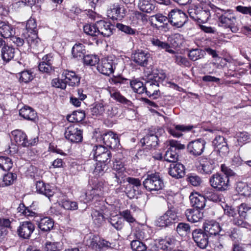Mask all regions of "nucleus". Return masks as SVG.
<instances>
[{"mask_svg":"<svg viewBox=\"0 0 251 251\" xmlns=\"http://www.w3.org/2000/svg\"><path fill=\"white\" fill-rule=\"evenodd\" d=\"M169 174L173 177L181 178L185 174L184 166L179 163H172L170 166Z\"/></svg>","mask_w":251,"mask_h":251,"instance_id":"nucleus-25","label":"nucleus"},{"mask_svg":"<svg viewBox=\"0 0 251 251\" xmlns=\"http://www.w3.org/2000/svg\"><path fill=\"white\" fill-rule=\"evenodd\" d=\"M84 32L91 36H98L96 23L95 24H87L83 26Z\"/></svg>","mask_w":251,"mask_h":251,"instance_id":"nucleus-60","label":"nucleus"},{"mask_svg":"<svg viewBox=\"0 0 251 251\" xmlns=\"http://www.w3.org/2000/svg\"><path fill=\"white\" fill-rule=\"evenodd\" d=\"M190 200L192 206L195 209H202L205 206L206 200L203 195H191Z\"/></svg>","mask_w":251,"mask_h":251,"instance_id":"nucleus-33","label":"nucleus"},{"mask_svg":"<svg viewBox=\"0 0 251 251\" xmlns=\"http://www.w3.org/2000/svg\"><path fill=\"white\" fill-rule=\"evenodd\" d=\"M215 167V163L212 159L202 158L200 160L198 168L201 174H211Z\"/></svg>","mask_w":251,"mask_h":251,"instance_id":"nucleus-19","label":"nucleus"},{"mask_svg":"<svg viewBox=\"0 0 251 251\" xmlns=\"http://www.w3.org/2000/svg\"><path fill=\"white\" fill-rule=\"evenodd\" d=\"M108 222L117 231L121 230L125 225L124 219L117 215H114L107 219Z\"/></svg>","mask_w":251,"mask_h":251,"instance_id":"nucleus-36","label":"nucleus"},{"mask_svg":"<svg viewBox=\"0 0 251 251\" xmlns=\"http://www.w3.org/2000/svg\"><path fill=\"white\" fill-rule=\"evenodd\" d=\"M98 36L109 37L113 34L114 26L110 23L103 20L96 22Z\"/></svg>","mask_w":251,"mask_h":251,"instance_id":"nucleus-14","label":"nucleus"},{"mask_svg":"<svg viewBox=\"0 0 251 251\" xmlns=\"http://www.w3.org/2000/svg\"><path fill=\"white\" fill-rule=\"evenodd\" d=\"M35 230V226L31 221H24L20 223L17 233L24 239H28Z\"/></svg>","mask_w":251,"mask_h":251,"instance_id":"nucleus-12","label":"nucleus"},{"mask_svg":"<svg viewBox=\"0 0 251 251\" xmlns=\"http://www.w3.org/2000/svg\"><path fill=\"white\" fill-rule=\"evenodd\" d=\"M105 103L103 101L95 102L90 109L91 115L96 117L102 115L105 112Z\"/></svg>","mask_w":251,"mask_h":251,"instance_id":"nucleus-40","label":"nucleus"},{"mask_svg":"<svg viewBox=\"0 0 251 251\" xmlns=\"http://www.w3.org/2000/svg\"><path fill=\"white\" fill-rule=\"evenodd\" d=\"M164 133L163 128H160L154 130H149L146 135L141 139L140 142L142 146L146 145L149 148H155L158 144V135Z\"/></svg>","mask_w":251,"mask_h":251,"instance_id":"nucleus-7","label":"nucleus"},{"mask_svg":"<svg viewBox=\"0 0 251 251\" xmlns=\"http://www.w3.org/2000/svg\"><path fill=\"white\" fill-rule=\"evenodd\" d=\"M36 188L38 193L44 195L49 198L54 194V192L50 189V186L49 184H46L43 181H37Z\"/></svg>","mask_w":251,"mask_h":251,"instance_id":"nucleus-31","label":"nucleus"},{"mask_svg":"<svg viewBox=\"0 0 251 251\" xmlns=\"http://www.w3.org/2000/svg\"><path fill=\"white\" fill-rule=\"evenodd\" d=\"M28 46L37 51L41 49V42L40 39L38 37L37 33L32 34H22Z\"/></svg>","mask_w":251,"mask_h":251,"instance_id":"nucleus-21","label":"nucleus"},{"mask_svg":"<svg viewBox=\"0 0 251 251\" xmlns=\"http://www.w3.org/2000/svg\"><path fill=\"white\" fill-rule=\"evenodd\" d=\"M108 169V167L107 164H104V163L98 162L96 164L93 174L96 176H102Z\"/></svg>","mask_w":251,"mask_h":251,"instance_id":"nucleus-54","label":"nucleus"},{"mask_svg":"<svg viewBox=\"0 0 251 251\" xmlns=\"http://www.w3.org/2000/svg\"><path fill=\"white\" fill-rule=\"evenodd\" d=\"M138 6L141 11L148 13L153 11L155 8L153 0H139Z\"/></svg>","mask_w":251,"mask_h":251,"instance_id":"nucleus-35","label":"nucleus"},{"mask_svg":"<svg viewBox=\"0 0 251 251\" xmlns=\"http://www.w3.org/2000/svg\"><path fill=\"white\" fill-rule=\"evenodd\" d=\"M119 215L124 221H126L129 224L136 222L135 218L133 216L131 212L128 209L119 212Z\"/></svg>","mask_w":251,"mask_h":251,"instance_id":"nucleus-58","label":"nucleus"},{"mask_svg":"<svg viewBox=\"0 0 251 251\" xmlns=\"http://www.w3.org/2000/svg\"><path fill=\"white\" fill-rule=\"evenodd\" d=\"M83 59L85 64L90 66H94L99 61V59L97 55L92 54L85 55Z\"/></svg>","mask_w":251,"mask_h":251,"instance_id":"nucleus-62","label":"nucleus"},{"mask_svg":"<svg viewBox=\"0 0 251 251\" xmlns=\"http://www.w3.org/2000/svg\"><path fill=\"white\" fill-rule=\"evenodd\" d=\"M38 226L42 231L48 232L53 228L54 221L52 219L46 217L40 219Z\"/></svg>","mask_w":251,"mask_h":251,"instance_id":"nucleus-34","label":"nucleus"},{"mask_svg":"<svg viewBox=\"0 0 251 251\" xmlns=\"http://www.w3.org/2000/svg\"><path fill=\"white\" fill-rule=\"evenodd\" d=\"M13 166L11 158L5 156H0V168L4 171H9Z\"/></svg>","mask_w":251,"mask_h":251,"instance_id":"nucleus-47","label":"nucleus"},{"mask_svg":"<svg viewBox=\"0 0 251 251\" xmlns=\"http://www.w3.org/2000/svg\"><path fill=\"white\" fill-rule=\"evenodd\" d=\"M28 46L37 51L41 49V42L40 39L38 37L37 33L32 34H22Z\"/></svg>","mask_w":251,"mask_h":251,"instance_id":"nucleus-22","label":"nucleus"},{"mask_svg":"<svg viewBox=\"0 0 251 251\" xmlns=\"http://www.w3.org/2000/svg\"><path fill=\"white\" fill-rule=\"evenodd\" d=\"M155 246L158 250L165 251H171L175 246V240L170 238H165L155 241Z\"/></svg>","mask_w":251,"mask_h":251,"instance_id":"nucleus-26","label":"nucleus"},{"mask_svg":"<svg viewBox=\"0 0 251 251\" xmlns=\"http://www.w3.org/2000/svg\"><path fill=\"white\" fill-rule=\"evenodd\" d=\"M177 153L172 148H169L164 156V160L169 162L175 163L178 160Z\"/></svg>","mask_w":251,"mask_h":251,"instance_id":"nucleus-45","label":"nucleus"},{"mask_svg":"<svg viewBox=\"0 0 251 251\" xmlns=\"http://www.w3.org/2000/svg\"><path fill=\"white\" fill-rule=\"evenodd\" d=\"M130 87L132 88L134 92L139 94L145 92V84L140 81L137 80H131Z\"/></svg>","mask_w":251,"mask_h":251,"instance_id":"nucleus-51","label":"nucleus"},{"mask_svg":"<svg viewBox=\"0 0 251 251\" xmlns=\"http://www.w3.org/2000/svg\"><path fill=\"white\" fill-rule=\"evenodd\" d=\"M211 14L209 10L199 8L197 22L200 23H206L210 17Z\"/></svg>","mask_w":251,"mask_h":251,"instance_id":"nucleus-55","label":"nucleus"},{"mask_svg":"<svg viewBox=\"0 0 251 251\" xmlns=\"http://www.w3.org/2000/svg\"><path fill=\"white\" fill-rule=\"evenodd\" d=\"M13 139L18 145L26 147V143L27 137L26 134L23 131L19 129L13 130L11 132Z\"/></svg>","mask_w":251,"mask_h":251,"instance_id":"nucleus-29","label":"nucleus"},{"mask_svg":"<svg viewBox=\"0 0 251 251\" xmlns=\"http://www.w3.org/2000/svg\"><path fill=\"white\" fill-rule=\"evenodd\" d=\"M63 248V244L61 242H47L45 245V251H60Z\"/></svg>","mask_w":251,"mask_h":251,"instance_id":"nucleus-46","label":"nucleus"},{"mask_svg":"<svg viewBox=\"0 0 251 251\" xmlns=\"http://www.w3.org/2000/svg\"><path fill=\"white\" fill-rule=\"evenodd\" d=\"M212 145L218 149L221 156H226L229 152L226 139L222 136H217L212 141Z\"/></svg>","mask_w":251,"mask_h":251,"instance_id":"nucleus-15","label":"nucleus"},{"mask_svg":"<svg viewBox=\"0 0 251 251\" xmlns=\"http://www.w3.org/2000/svg\"><path fill=\"white\" fill-rule=\"evenodd\" d=\"M192 238L200 248L206 249L209 243V236L203 228H196L192 232Z\"/></svg>","mask_w":251,"mask_h":251,"instance_id":"nucleus-9","label":"nucleus"},{"mask_svg":"<svg viewBox=\"0 0 251 251\" xmlns=\"http://www.w3.org/2000/svg\"><path fill=\"white\" fill-rule=\"evenodd\" d=\"M85 117V112L83 110L75 111L73 113L67 116V120L71 123L80 122L84 120Z\"/></svg>","mask_w":251,"mask_h":251,"instance_id":"nucleus-43","label":"nucleus"},{"mask_svg":"<svg viewBox=\"0 0 251 251\" xmlns=\"http://www.w3.org/2000/svg\"><path fill=\"white\" fill-rule=\"evenodd\" d=\"M28 46L37 51L41 49V42L40 39L38 37L37 33L32 34H22Z\"/></svg>","mask_w":251,"mask_h":251,"instance_id":"nucleus-20","label":"nucleus"},{"mask_svg":"<svg viewBox=\"0 0 251 251\" xmlns=\"http://www.w3.org/2000/svg\"><path fill=\"white\" fill-rule=\"evenodd\" d=\"M165 78L163 74H154L149 76L145 83V92L150 97L156 99L160 95L159 89V82Z\"/></svg>","mask_w":251,"mask_h":251,"instance_id":"nucleus-2","label":"nucleus"},{"mask_svg":"<svg viewBox=\"0 0 251 251\" xmlns=\"http://www.w3.org/2000/svg\"><path fill=\"white\" fill-rule=\"evenodd\" d=\"M247 214L244 212H238V214L236 217H234L231 221L234 225L241 226L242 227H247L249 226V224L245 221Z\"/></svg>","mask_w":251,"mask_h":251,"instance_id":"nucleus-38","label":"nucleus"},{"mask_svg":"<svg viewBox=\"0 0 251 251\" xmlns=\"http://www.w3.org/2000/svg\"><path fill=\"white\" fill-rule=\"evenodd\" d=\"M151 55L148 51L138 50L132 54V58L133 61L138 65L145 67L148 65Z\"/></svg>","mask_w":251,"mask_h":251,"instance_id":"nucleus-18","label":"nucleus"},{"mask_svg":"<svg viewBox=\"0 0 251 251\" xmlns=\"http://www.w3.org/2000/svg\"><path fill=\"white\" fill-rule=\"evenodd\" d=\"M205 144V141L201 138L192 141L187 145L188 151L194 156H200L204 151Z\"/></svg>","mask_w":251,"mask_h":251,"instance_id":"nucleus-11","label":"nucleus"},{"mask_svg":"<svg viewBox=\"0 0 251 251\" xmlns=\"http://www.w3.org/2000/svg\"><path fill=\"white\" fill-rule=\"evenodd\" d=\"M211 186L219 191H224L228 189L229 186V178L225 174L216 173L209 179Z\"/></svg>","mask_w":251,"mask_h":251,"instance_id":"nucleus-5","label":"nucleus"},{"mask_svg":"<svg viewBox=\"0 0 251 251\" xmlns=\"http://www.w3.org/2000/svg\"><path fill=\"white\" fill-rule=\"evenodd\" d=\"M202 228L209 237L216 235L223 230V227L220 226L218 222L212 220L205 222L203 225Z\"/></svg>","mask_w":251,"mask_h":251,"instance_id":"nucleus-23","label":"nucleus"},{"mask_svg":"<svg viewBox=\"0 0 251 251\" xmlns=\"http://www.w3.org/2000/svg\"><path fill=\"white\" fill-rule=\"evenodd\" d=\"M151 41L153 45L157 47L159 49H164L169 53L175 54L176 52L175 50L170 49L171 46L168 43L156 38H153Z\"/></svg>","mask_w":251,"mask_h":251,"instance_id":"nucleus-44","label":"nucleus"},{"mask_svg":"<svg viewBox=\"0 0 251 251\" xmlns=\"http://www.w3.org/2000/svg\"><path fill=\"white\" fill-rule=\"evenodd\" d=\"M214 12L213 11H212ZM218 20L219 26L224 28H228L233 33H236L239 30V27L237 22V19L230 10H224L219 8H216L214 11Z\"/></svg>","mask_w":251,"mask_h":251,"instance_id":"nucleus-1","label":"nucleus"},{"mask_svg":"<svg viewBox=\"0 0 251 251\" xmlns=\"http://www.w3.org/2000/svg\"><path fill=\"white\" fill-rule=\"evenodd\" d=\"M110 96L111 98L120 103L127 105H129L131 103V101L129 100L122 96L119 92H111Z\"/></svg>","mask_w":251,"mask_h":251,"instance_id":"nucleus-61","label":"nucleus"},{"mask_svg":"<svg viewBox=\"0 0 251 251\" xmlns=\"http://www.w3.org/2000/svg\"><path fill=\"white\" fill-rule=\"evenodd\" d=\"M176 231L180 236L186 235L191 232V227L189 224L181 222L177 224Z\"/></svg>","mask_w":251,"mask_h":251,"instance_id":"nucleus-48","label":"nucleus"},{"mask_svg":"<svg viewBox=\"0 0 251 251\" xmlns=\"http://www.w3.org/2000/svg\"><path fill=\"white\" fill-rule=\"evenodd\" d=\"M169 23L177 28L181 27L186 22L187 16L181 10L174 8L168 14Z\"/></svg>","mask_w":251,"mask_h":251,"instance_id":"nucleus-6","label":"nucleus"},{"mask_svg":"<svg viewBox=\"0 0 251 251\" xmlns=\"http://www.w3.org/2000/svg\"><path fill=\"white\" fill-rule=\"evenodd\" d=\"M194 126L191 125H176L174 124L172 126L167 128L169 133L175 137H180L183 135L182 132L190 131L193 128Z\"/></svg>","mask_w":251,"mask_h":251,"instance_id":"nucleus-17","label":"nucleus"},{"mask_svg":"<svg viewBox=\"0 0 251 251\" xmlns=\"http://www.w3.org/2000/svg\"><path fill=\"white\" fill-rule=\"evenodd\" d=\"M210 187L205 188L202 191L203 196L205 199H208L209 201L217 202L220 201L218 194Z\"/></svg>","mask_w":251,"mask_h":251,"instance_id":"nucleus-39","label":"nucleus"},{"mask_svg":"<svg viewBox=\"0 0 251 251\" xmlns=\"http://www.w3.org/2000/svg\"><path fill=\"white\" fill-rule=\"evenodd\" d=\"M236 190L239 194L244 196L250 195L251 193V188L247 184L242 182L237 183Z\"/></svg>","mask_w":251,"mask_h":251,"instance_id":"nucleus-52","label":"nucleus"},{"mask_svg":"<svg viewBox=\"0 0 251 251\" xmlns=\"http://www.w3.org/2000/svg\"><path fill=\"white\" fill-rule=\"evenodd\" d=\"M205 54V51L201 49H192L190 50L188 53V57L191 60L195 61L202 58Z\"/></svg>","mask_w":251,"mask_h":251,"instance_id":"nucleus-50","label":"nucleus"},{"mask_svg":"<svg viewBox=\"0 0 251 251\" xmlns=\"http://www.w3.org/2000/svg\"><path fill=\"white\" fill-rule=\"evenodd\" d=\"M103 183L102 182H98L91 190L92 191V194H94L97 198L103 195Z\"/></svg>","mask_w":251,"mask_h":251,"instance_id":"nucleus-64","label":"nucleus"},{"mask_svg":"<svg viewBox=\"0 0 251 251\" xmlns=\"http://www.w3.org/2000/svg\"><path fill=\"white\" fill-rule=\"evenodd\" d=\"M115 59L113 56L102 58L98 64L97 70L101 74L109 75L114 72L115 69Z\"/></svg>","mask_w":251,"mask_h":251,"instance_id":"nucleus-8","label":"nucleus"},{"mask_svg":"<svg viewBox=\"0 0 251 251\" xmlns=\"http://www.w3.org/2000/svg\"><path fill=\"white\" fill-rule=\"evenodd\" d=\"M91 217L94 224L99 227L100 226L105 220L104 216L103 213L96 209L92 211Z\"/></svg>","mask_w":251,"mask_h":251,"instance_id":"nucleus-42","label":"nucleus"},{"mask_svg":"<svg viewBox=\"0 0 251 251\" xmlns=\"http://www.w3.org/2000/svg\"><path fill=\"white\" fill-rule=\"evenodd\" d=\"M222 226L224 234L229 236L232 240L233 241L240 238L241 235L239 229L235 227L228 228L226 224H223Z\"/></svg>","mask_w":251,"mask_h":251,"instance_id":"nucleus-37","label":"nucleus"},{"mask_svg":"<svg viewBox=\"0 0 251 251\" xmlns=\"http://www.w3.org/2000/svg\"><path fill=\"white\" fill-rule=\"evenodd\" d=\"M185 215L187 220L191 223L199 222L203 218V213L198 209L190 208L186 210Z\"/></svg>","mask_w":251,"mask_h":251,"instance_id":"nucleus-27","label":"nucleus"},{"mask_svg":"<svg viewBox=\"0 0 251 251\" xmlns=\"http://www.w3.org/2000/svg\"><path fill=\"white\" fill-rule=\"evenodd\" d=\"M126 9L118 3H114L107 11L108 17L113 20H121L126 16Z\"/></svg>","mask_w":251,"mask_h":251,"instance_id":"nucleus-13","label":"nucleus"},{"mask_svg":"<svg viewBox=\"0 0 251 251\" xmlns=\"http://www.w3.org/2000/svg\"><path fill=\"white\" fill-rule=\"evenodd\" d=\"M107 182L111 186H117L125 182V176L121 172L112 173L107 178Z\"/></svg>","mask_w":251,"mask_h":251,"instance_id":"nucleus-30","label":"nucleus"},{"mask_svg":"<svg viewBox=\"0 0 251 251\" xmlns=\"http://www.w3.org/2000/svg\"><path fill=\"white\" fill-rule=\"evenodd\" d=\"M106 149L107 148L102 145H95L90 153V157L96 161L98 157L103 154Z\"/></svg>","mask_w":251,"mask_h":251,"instance_id":"nucleus-49","label":"nucleus"},{"mask_svg":"<svg viewBox=\"0 0 251 251\" xmlns=\"http://www.w3.org/2000/svg\"><path fill=\"white\" fill-rule=\"evenodd\" d=\"M103 143L111 149H116L120 145L119 139L117 135L112 131H108L101 135Z\"/></svg>","mask_w":251,"mask_h":251,"instance_id":"nucleus-16","label":"nucleus"},{"mask_svg":"<svg viewBox=\"0 0 251 251\" xmlns=\"http://www.w3.org/2000/svg\"><path fill=\"white\" fill-rule=\"evenodd\" d=\"M15 49L12 46L7 45L3 46L1 50V55L3 60L6 62L12 60L15 55Z\"/></svg>","mask_w":251,"mask_h":251,"instance_id":"nucleus-32","label":"nucleus"},{"mask_svg":"<svg viewBox=\"0 0 251 251\" xmlns=\"http://www.w3.org/2000/svg\"><path fill=\"white\" fill-rule=\"evenodd\" d=\"M145 188L149 192L158 191L164 187V182L159 173L148 174L143 182Z\"/></svg>","mask_w":251,"mask_h":251,"instance_id":"nucleus-4","label":"nucleus"},{"mask_svg":"<svg viewBox=\"0 0 251 251\" xmlns=\"http://www.w3.org/2000/svg\"><path fill=\"white\" fill-rule=\"evenodd\" d=\"M19 81L25 83H28L33 79L32 73L29 71H24L18 74Z\"/></svg>","mask_w":251,"mask_h":251,"instance_id":"nucleus-59","label":"nucleus"},{"mask_svg":"<svg viewBox=\"0 0 251 251\" xmlns=\"http://www.w3.org/2000/svg\"><path fill=\"white\" fill-rule=\"evenodd\" d=\"M72 53L75 58H83L86 53L84 46L82 44H75L72 48Z\"/></svg>","mask_w":251,"mask_h":251,"instance_id":"nucleus-41","label":"nucleus"},{"mask_svg":"<svg viewBox=\"0 0 251 251\" xmlns=\"http://www.w3.org/2000/svg\"><path fill=\"white\" fill-rule=\"evenodd\" d=\"M64 135L65 138L72 143L81 142L83 139L82 130L74 125L66 128Z\"/></svg>","mask_w":251,"mask_h":251,"instance_id":"nucleus-10","label":"nucleus"},{"mask_svg":"<svg viewBox=\"0 0 251 251\" xmlns=\"http://www.w3.org/2000/svg\"><path fill=\"white\" fill-rule=\"evenodd\" d=\"M20 115L24 119L32 122H36L38 119L37 113L31 107L25 106L19 111Z\"/></svg>","mask_w":251,"mask_h":251,"instance_id":"nucleus-28","label":"nucleus"},{"mask_svg":"<svg viewBox=\"0 0 251 251\" xmlns=\"http://www.w3.org/2000/svg\"><path fill=\"white\" fill-rule=\"evenodd\" d=\"M130 246L133 251H145L147 249L144 243L138 240H133L130 243Z\"/></svg>","mask_w":251,"mask_h":251,"instance_id":"nucleus-57","label":"nucleus"},{"mask_svg":"<svg viewBox=\"0 0 251 251\" xmlns=\"http://www.w3.org/2000/svg\"><path fill=\"white\" fill-rule=\"evenodd\" d=\"M15 34L13 26L7 21L0 20V35L4 38H8Z\"/></svg>","mask_w":251,"mask_h":251,"instance_id":"nucleus-24","label":"nucleus"},{"mask_svg":"<svg viewBox=\"0 0 251 251\" xmlns=\"http://www.w3.org/2000/svg\"><path fill=\"white\" fill-rule=\"evenodd\" d=\"M178 220L176 208L172 205L168 206V210L158 218L156 225L160 227H167L177 223Z\"/></svg>","mask_w":251,"mask_h":251,"instance_id":"nucleus-3","label":"nucleus"},{"mask_svg":"<svg viewBox=\"0 0 251 251\" xmlns=\"http://www.w3.org/2000/svg\"><path fill=\"white\" fill-rule=\"evenodd\" d=\"M187 180L194 186H200L202 183L201 178L195 174H190L187 176Z\"/></svg>","mask_w":251,"mask_h":251,"instance_id":"nucleus-63","label":"nucleus"},{"mask_svg":"<svg viewBox=\"0 0 251 251\" xmlns=\"http://www.w3.org/2000/svg\"><path fill=\"white\" fill-rule=\"evenodd\" d=\"M116 27L119 30L129 35H135L137 33V31L136 29L132 28L130 26L125 25L123 24H117Z\"/></svg>","mask_w":251,"mask_h":251,"instance_id":"nucleus-56","label":"nucleus"},{"mask_svg":"<svg viewBox=\"0 0 251 251\" xmlns=\"http://www.w3.org/2000/svg\"><path fill=\"white\" fill-rule=\"evenodd\" d=\"M37 24L34 19H29L27 21L25 30L23 34L37 33Z\"/></svg>","mask_w":251,"mask_h":251,"instance_id":"nucleus-53","label":"nucleus"}]
</instances>
